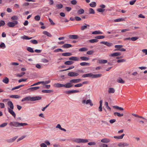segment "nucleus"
I'll return each instance as SVG.
<instances>
[{
  "mask_svg": "<svg viewBox=\"0 0 147 147\" xmlns=\"http://www.w3.org/2000/svg\"><path fill=\"white\" fill-rule=\"evenodd\" d=\"M42 97L39 96L31 97L30 96L26 97L22 100V101H34L37 100H40L41 99Z\"/></svg>",
  "mask_w": 147,
  "mask_h": 147,
  "instance_id": "f257e3e1",
  "label": "nucleus"
},
{
  "mask_svg": "<svg viewBox=\"0 0 147 147\" xmlns=\"http://www.w3.org/2000/svg\"><path fill=\"white\" fill-rule=\"evenodd\" d=\"M28 124L26 123H19L17 122H11L10 123V125L16 127H20L26 125Z\"/></svg>",
  "mask_w": 147,
  "mask_h": 147,
  "instance_id": "f03ea898",
  "label": "nucleus"
},
{
  "mask_svg": "<svg viewBox=\"0 0 147 147\" xmlns=\"http://www.w3.org/2000/svg\"><path fill=\"white\" fill-rule=\"evenodd\" d=\"M73 141L74 142L78 143H86L88 142V139L80 138L73 139Z\"/></svg>",
  "mask_w": 147,
  "mask_h": 147,
  "instance_id": "7ed1b4c3",
  "label": "nucleus"
},
{
  "mask_svg": "<svg viewBox=\"0 0 147 147\" xmlns=\"http://www.w3.org/2000/svg\"><path fill=\"white\" fill-rule=\"evenodd\" d=\"M82 103L83 104H85L86 105H87L89 104L91 106H92L93 105V103L92 102L91 100L90 99L86 101L85 99H83L82 101Z\"/></svg>",
  "mask_w": 147,
  "mask_h": 147,
  "instance_id": "20e7f679",
  "label": "nucleus"
},
{
  "mask_svg": "<svg viewBox=\"0 0 147 147\" xmlns=\"http://www.w3.org/2000/svg\"><path fill=\"white\" fill-rule=\"evenodd\" d=\"M18 24V21L16 20H14L12 22H9L7 24V26L9 27H13Z\"/></svg>",
  "mask_w": 147,
  "mask_h": 147,
  "instance_id": "39448f33",
  "label": "nucleus"
},
{
  "mask_svg": "<svg viewBox=\"0 0 147 147\" xmlns=\"http://www.w3.org/2000/svg\"><path fill=\"white\" fill-rule=\"evenodd\" d=\"M117 146L121 147L130 146V144L127 142H121L118 144Z\"/></svg>",
  "mask_w": 147,
  "mask_h": 147,
  "instance_id": "423d86ee",
  "label": "nucleus"
},
{
  "mask_svg": "<svg viewBox=\"0 0 147 147\" xmlns=\"http://www.w3.org/2000/svg\"><path fill=\"white\" fill-rule=\"evenodd\" d=\"M79 75L78 73L73 72H69L68 74V76L70 77L77 76Z\"/></svg>",
  "mask_w": 147,
  "mask_h": 147,
  "instance_id": "0eeeda50",
  "label": "nucleus"
},
{
  "mask_svg": "<svg viewBox=\"0 0 147 147\" xmlns=\"http://www.w3.org/2000/svg\"><path fill=\"white\" fill-rule=\"evenodd\" d=\"M39 86L31 87L27 89V90L28 91V92H30L35 91L37 90V89H39Z\"/></svg>",
  "mask_w": 147,
  "mask_h": 147,
  "instance_id": "6e6552de",
  "label": "nucleus"
},
{
  "mask_svg": "<svg viewBox=\"0 0 147 147\" xmlns=\"http://www.w3.org/2000/svg\"><path fill=\"white\" fill-rule=\"evenodd\" d=\"M100 43L105 45L108 47H111L113 46V44L112 43L109 42H108L102 41L100 42Z\"/></svg>",
  "mask_w": 147,
  "mask_h": 147,
  "instance_id": "1a4fd4ad",
  "label": "nucleus"
},
{
  "mask_svg": "<svg viewBox=\"0 0 147 147\" xmlns=\"http://www.w3.org/2000/svg\"><path fill=\"white\" fill-rule=\"evenodd\" d=\"M64 87L67 88H70L73 86L72 82H69L66 83L64 84Z\"/></svg>",
  "mask_w": 147,
  "mask_h": 147,
  "instance_id": "9d476101",
  "label": "nucleus"
},
{
  "mask_svg": "<svg viewBox=\"0 0 147 147\" xmlns=\"http://www.w3.org/2000/svg\"><path fill=\"white\" fill-rule=\"evenodd\" d=\"M97 62L100 64H105L107 62V61L105 59H98V60Z\"/></svg>",
  "mask_w": 147,
  "mask_h": 147,
  "instance_id": "9b49d317",
  "label": "nucleus"
},
{
  "mask_svg": "<svg viewBox=\"0 0 147 147\" xmlns=\"http://www.w3.org/2000/svg\"><path fill=\"white\" fill-rule=\"evenodd\" d=\"M81 81V79H77L70 80L69 82H71L72 83H76L80 82Z\"/></svg>",
  "mask_w": 147,
  "mask_h": 147,
  "instance_id": "f8f14e48",
  "label": "nucleus"
},
{
  "mask_svg": "<svg viewBox=\"0 0 147 147\" xmlns=\"http://www.w3.org/2000/svg\"><path fill=\"white\" fill-rule=\"evenodd\" d=\"M8 109L9 113L11 114L14 118H15L16 117V115L12 109H10L9 108H8Z\"/></svg>",
  "mask_w": 147,
  "mask_h": 147,
  "instance_id": "ddd939ff",
  "label": "nucleus"
},
{
  "mask_svg": "<svg viewBox=\"0 0 147 147\" xmlns=\"http://www.w3.org/2000/svg\"><path fill=\"white\" fill-rule=\"evenodd\" d=\"M121 55V53H118V52H116V53H113L111 54L110 55H109V56L110 57H114L119 56Z\"/></svg>",
  "mask_w": 147,
  "mask_h": 147,
  "instance_id": "4468645a",
  "label": "nucleus"
},
{
  "mask_svg": "<svg viewBox=\"0 0 147 147\" xmlns=\"http://www.w3.org/2000/svg\"><path fill=\"white\" fill-rule=\"evenodd\" d=\"M54 86L57 88H61L64 87V84H61L60 83H55L54 84Z\"/></svg>",
  "mask_w": 147,
  "mask_h": 147,
  "instance_id": "2eb2a0df",
  "label": "nucleus"
},
{
  "mask_svg": "<svg viewBox=\"0 0 147 147\" xmlns=\"http://www.w3.org/2000/svg\"><path fill=\"white\" fill-rule=\"evenodd\" d=\"M18 137V136H16L10 139H8L7 140V142L9 143L13 142Z\"/></svg>",
  "mask_w": 147,
  "mask_h": 147,
  "instance_id": "dca6fc26",
  "label": "nucleus"
},
{
  "mask_svg": "<svg viewBox=\"0 0 147 147\" xmlns=\"http://www.w3.org/2000/svg\"><path fill=\"white\" fill-rule=\"evenodd\" d=\"M69 37L71 39H76L78 38L79 37L78 35H69Z\"/></svg>",
  "mask_w": 147,
  "mask_h": 147,
  "instance_id": "f3484780",
  "label": "nucleus"
},
{
  "mask_svg": "<svg viewBox=\"0 0 147 147\" xmlns=\"http://www.w3.org/2000/svg\"><path fill=\"white\" fill-rule=\"evenodd\" d=\"M69 60H71L75 61H78L79 60V58L77 57H70L69 58Z\"/></svg>",
  "mask_w": 147,
  "mask_h": 147,
  "instance_id": "a211bd4d",
  "label": "nucleus"
},
{
  "mask_svg": "<svg viewBox=\"0 0 147 147\" xmlns=\"http://www.w3.org/2000/svg\"><path fill=\"white\" fill-rule=\"evenodd\" d=\"M115 91V89L113 88H109L108 90V92L109 93H114Z\"/></svg>",
  "mask_w": 147,
  "mask_h": 147,
  "instance_id": "6ab92c4d",
  "label": "nucleus"
},
{
  "mask_svg": "<svg viewBox=\"0 0 147 147\" xmlns=\"http://www.w3.org/2000/svg\"><path fill=\"white\" fill-rule=\"evenodd\" d=\"M92 73H89L86 74H84L82 76V77L84 78L88 77H91L92 78Z\"/></svg>",
  "mask_w": 147,
  "mask_h": 147,
  "instance_id": "aec40b11",
  "label": "nucleus"
},
{
  "mask_svg": "<svg viewBox=\"0 0 147 147\" xmlns=\"http://www.w3.org/2000/svg\"><path fill=\"white\" fill-rule=\"evenodd\" d=\"M8 105L10 107V108L13 109L14 108V106L13 103L11 101H9L7 102Z\"/></svg>",
  "mask_w": 147,
  "mask_h": 147,
  "instance_id": "412c9836",
  "label": "nucleus"
},
{
  "mask_svg": "<svg viewBox=\"0 0 147 147\" xmlns=\"http://www.w3.org/2000/svg\"><path fill=\"white\" fill-rule=\"evenodd\" d=\"M125 135L124 134H123L121 136H115L113 137L115 139H122L123 138V137Z\"/></svg>",
  "mask_w": 147,
  "mask_h": 147,
  "instance_id": "4be33fe9",
  "label": "nucleus"
},
{
  "mask_svg": "<svg viewBox=\"0 0 147 147\" xmlns=\"http://www.w3.org/2000/svg\"><path fill=\"white\" fill-rule=\"evenodd\" d=\"M71 60L66 61L64 62V64L66 65H71L74 63V62Z\"/></svg>",
  "mask_w": 147,
  "mask_h": 147,
  "instance_id": "5701e85b",
  "label": "nucleus"
},
{
  "mask_svg": "<svg viewBox=\"0 0 147 147\" xmlns=\"http://www.w3.org/2000/svg\"><path fill=\"white\" fill-rule=\"evenodd\" d=\"M72 55V53H69V52H67V53H63L62 54V55L63 56H71Z\"/></svg>",
  "mask_w": 147,
  "mask_h": 147,
  "instance_id": "b1692460",
  "label": "nucleus"
},
{
  "mask_svg": "<svg viewBox=\"0 0 147 147\" xmlns=\"http://www.w3.org/2000/svg\"><path fill=\"white\" fill-rule=\"evenodd\" d=\"M92 78H95L100 77L101 76V74H94L92 73Z\"/></svg>",
  "mask_w": 147,
  "mask_h": 147,
  "instance_id": "393cba45",
  "label": "nucleus"
},
{
  "mask_svg": "<svg viewBox=\"0 0 147 147\" xmlns=\"http://www.w3.org/2000/svg\"><path fill=\"white\" fill-rule=\"evenodd\" d=\"M72 47V45L70 44H65L63 45L62 47L64 48H68Z\"/></svg>",
  "mask_w": 147,
  "mask_h": 147,
  "instance_id": "a878e982",
  "label": "nucleus"
},
{
  "mask_svg": "<svg viewBox=\"0 0 147 147\" xmlns=\"http://www.w3.org/2000/svg\"><path fill=\"white\" fill-rule=\"evenodd\" d=\"M110 141L109 139L107 138H104L101 140V142L103 143H108Z\"/></svg>",
  "mask_w": 147,
  "mask_h": 147,
  "instance_id": "bb28decb",
  "label": "nucleus"
},
{
  "mask_svg": "<svg viewBox=\"0 0 147 147\" xmlns=\"http://www.w3.org/2000/svg\"><path fill=\"white\" fill-rule=\"evenodd\" d=\"M9 81L8 78L7 77H5L2 80L3 82L6 84H7L9 82Z\"/></svg>",
  "mask_w": 147,
  "mask_h": 147,
  "instance_id": "cd10ccee",
  "label": "nucleus"
},
{
  "mask_svg": "<svg viewBox=\"0 0 147 147\" xmlns=\"http://www.w3.org/2000/svg\"><path fill=\"white\" fill-rule=\"evenodd\" d=\"M80 59L84 61H87L89 59V57L85 56L81 57H80Z\"/></svg>",
  "mask_w": 147,
  "mask_h": 147,
  "instance_id": "c85d7f7f",
  "label": "nucleus"
},
{
  "mask_svg": "<svg viewBox=\"0 0 147 147\" xmlns=\"http://www.w3.org/2000/svg\"><path fill=\"white\" fill-rule=\"evenodd\" d=\"M42 92L43 93H49L53 92V90H42Z\"/></svg>",
  "mask_w": 147,
  "mask_h": 147,
  "instance_id": "c756f323",
  "label": "nucleus"
},
{
  "mask_svg": "<svg viewBox=\"0 0 147 147\" xmlns=\"http://www.w3.org/2000/svg\"><path fill=\"white\" fill-rule=\"evenodd\" d=\"M80 64L82 66H89L90 65V64L89 63L85 62L81 63Z\"/></svg>",
  "mask_w": 147,
  "mask_h": 147,
  "instance_id": "7c9ffc66",
  "label": "nucleus"
},
{
  "mask_svg": "<svg viewBox=\"0 0 147 147\" xmlns=\"http://www.w3.org/2000/svg\"><path fill=\"white\" fill-rule=\"evenodd\" d=\"M113 107V108L119 110L123 111L124 110V109L123 108L119 107L117 106H114Z\"/></svg>",
  "mask_w": 147,
  "mask_h": 147,
  "instance_id": "2f4dec72",
  "label": "nucleus"
},
{
  "mask_svg": "<svg viewBox=\"0 0 147 147\" xmlns=\"http://www.w3.org/2000/svg\"><path fill=\"white\" fill-rule=\"evenodd\" d=\"M114 115L115 116L117 115L119 117H121L123 115V113L120 114L118 112H114Z\"/></svg>",
  "mask_w": 147,
  "mask_h": 147,
  "instance_id": "473e14b6",
  "label": "nucleus"
},
{
  "mask_svg": "<svg viewBox=\"0 0 147 147\" xmlns=\"http://www.w3.org/2000/svg\"><path fill=\"white\" fill-rule=\"evenodd\" d=\"M123 45H115V48H117V49L115 50L119 51V49H120L121 48L123 47Z\"/></svg>",
  "mask_w": 147,
  "mask_h": 147,
  "instance_id": "72a5a7b5",
  "label": "nucleus"
},
{
  "mask_svg": "<svg viewBox=\"0 0 147 147\" xmlns=\"http://www.w3.org/2000/svg\"><path fill=\"white\" fill-rule=\"evenodd\" d=\"M91 7H95L96 6V3L95 2H92L89 4Z\"/></svg>",
  "mask_w": 147,
  "mask_h": 147,
  "instance_id": "f704fd0d",
  "label": "nucleus"
},
{
  "mask_svg": "<svg viewBox=\"0 0 147 147\" xmlns=\"http://www.w3.org/2000/svg\"><path fill=\"white\" fill-rule=\"evenodd\" d=\"M43 33L44 34L47 35V36L49 37H51L52 36L51 35L50 33L46 31H43Z\"/></svg>",
  "mask_w": 147,
  "mask_h": 147,
  "instance_id": "c9c22d12",
  "label": "nucleus"
},
{
  "mask_svg": "<svg viewBox=\"0 0 147 147\" xmlns=\"http://www.w3.org/2000/svg\"><path fill=\"white\" fill-rule=\"evenodd\" d=\"M92 34H102V32L99 31H94L92 32Z\"/></svg>",
  "mask_w": 147,
  "mask_h": 147,
  "instance_id": "e433bc0d",
  "label": "nucleus"
},
{
  "mask_svg": "<svg viewBox=\"0 0 147 147\" xmlns=\"http://www.w3.org/2000/svg\"><path fill=\"white\" fill-rule=\"evenodd\" d=\"M88 50V49L86 48L83 47L80 49H79V51L83 52L85 51H87Z\"/></svg>",
  "mask_w": 147,
  "mask_h": 147,
  "instance_id": "4c0bfd02",
  "label": "nucleus"
},
{
  "mask_svg": "<svg viewBox=\"0 0 147 147\" xmlns=\"http://www.w3.org/2000/svg\"><path fill=\"white\" fill-rule=\"evenodd\" d=\"M21 38L25 40H29L31 39L32 38V37H29L27 36H24L21 37Z\"/></svg>",
  "mask_w": 147,
  "mask_h": 147,
  "instance_id": "58836bf2",
  "label": "nucleus"
},
{
  "mask_svg": "<svg viewBox=\"0 0 147 147\" xmlns=\"http://www.w3.org/2000/svg\"><path fill=\"white\" fill-rule=\"evenodd\" d=\"M124 20V19L123 18H119L116 19L114 20V21L115 22H120L122 21H123Z\"/></svg>",
  "mask_w": 147,
  "mask_h": 147,
  "instance_id": "ea45409f",
  "label": "nucleus"
},
{
  "mask_svg": "<svg viewBox=\"0 0 147 147\" xmlns=\"http://www.w3.org/2000/svg\"><path fill=\"white\" fill-rule=\"evenodd\" d=\"M84 12V11L83 9H81L78 11L77 12L79 14H82Z\"/></svg>",
  "mask_w": 147,
  "mask_h": 147,
  "instance_id": "a19ab883",
  "label": "nucleus"
},
{
  "mask_svg": "<svg viewBox=\"0 0 147 147\" xmlns=\"http://www.w3.org/2000/svg\"><path fill=\"white\" fill-rule=\"evenodd\" d=\"M117 81L118 82L121 83L123 84L125 82L124 80H123L121 78H119L117 80Z\"/></svg>",
  "mask_w": 147,
  "mask_h": 147,
  "instance_id": "79ce46f5",
  "label": "nucleus"
},
{
  "mask_svg": "<svg viewBox=\"0 0 147 147\" xmlns=\"http://www.w3.org/2000/svg\"><path fill=\"white\" fill-rule=\"evenodd\" d=\"M20 97L19 95H12L10 96V97L11 98H18Z\"/></svg>",
  "mask_w": 147,
  "mask_h": 147,
  "instance_id": "37998d69",
  "label": "nucleus"
},
{
  "mask_svg": "<svg viewBox=\"0 0 147 147\" xmlns=\"http://www.w3.org/2000/svg\"><path fill=\"white\" fill-rule=\"evenodd\" d=\"M87 26H89V25L86 24V25H84L82 26L81 28V30H84L87 28Z\"/></svg>",
  "mask_w": 147,
  "mask_h": 147,
  "instance_id": "c03bdc74",
  "label": "nucleus"
},
{
  "mask_svg": "<svg viewBox=\"0 0 147 147\" xmlns=\"http://www.w3.org/2000/svg\"><path fill=\"white\" fill-rule=\"evenodd\" d=\"M63 5L62 4H58L56 5V7L58 9H60L63 7Z\"/></svg>",
  "mask_w": 147,
  "mask_h": 147,
  "instance_id": "a18cd8bd",
  "label": "nucleus"
},
{
  "mask_svg": "<svg viewBox=\"0 0 147 147\" xmlns=\"http://www.w3.org/2000/svg\"><path fill=\"white\" fill-rule=\"evenodd\" d=\"M89 42L91 43L97 42L98 41V40L97 39H92L89 40Z\"/></svg>",
  "mask_w": 147,
  "mask_h": 147,
  "instance_id": "49530a36",
  "label": "nucleus"
},
{
  "mask_svg": "<svg viewBox=\"0 0 147 147\" xmlns=\"http://www.w3.org/2000/svg\"><path fill=\"white\" fill-rule=\"evenodd\" d=\"M105 36L103 35H99L95 37V38L98 39H103L105 38Z\"/></svg>",
  "mask_w": 147,
  "mask_h": 147,
  "instance_id": "de8ad7c7",
  "label": "nucleus"
},
{
  "mask_svg": "<svg viewBox=\"0 0 147 147\" xmlns=\"http://www.w3.org/2000/svg\"><path fill=\"white\" fill-rule=\"evenodd\" d=\"M34 19L36 21H38L40 20V17L39 15H37L34 17Z\"/></svg>",
  "mask_w": 147,
  "mask_h": 147,
  "instance_id": "09e8293b",
  "label": "nucleus"
},
{
  "mask_svg": "<svg viewBox=\"0 0 147 147\" xmlns=\"http://www.w3.org/2000/svg\"><path fill=\"white\" fill-rule=\"evenodd\" d=\"M89 14H93L95 13V11L93 9H92V8H90L89 9Z\"/></svg>",
  "mask_w": 147,
  "mask_h": 147,
  "instance_id": "8fccbe9b",
  "label": "nucleus"
},
{
  "mask_svg": "<svg viewBox=\"0 0 147 147\" xmlns=\"http://www.w3.org/2000/svg\"><path fill=\"white\" fill-rule=\"evenodd\" d=\"M27 49L28 51L30 52L33 53L34 52V51L33 49L31 47H28L27 48Z\"/></svg>",
  "mask_w": 147,
  "mask_h": 147,
  "instance_id": "3c124183",
  "label": "nucleus"
},
{
  "mask_svg": "<svg viewBox=\"0 0 147 147\" xmlns=\"http://www.w3.org/2000/svg\"><path fill=\"white\" fill-rule=\"evenodd\" d=\"M30 42L34 44H37L38 43V41L35 40H31Z\"/></svg>",
  "mask_w": 147,
  "mask_h": 147,
  "instance_id": "603ef678",
  "label": "nucleus"
},
{
  "mask_svg": "<svg viewBox=\"0 0 147 147\" xmlns=\"http://www.w3.org/2000/svg\"><path fill=\"white\" fill-rule=\"evenodd\" d=\"M94 53V51H93L91 50L88 51L86 53L88 55H92L93 53Z\"/></svg>",
  "mask_w": 147,
  "mask_h": 147,
  "instance_id": "864d4df0",
  "label": "nucleus"
},
{
  "mask_svg": "<svg viewBox=\"0 0 147 147\" xmlns=\"http://www.w3.org/2000/svg\"><path fill=\"white\" fill-rule=\"evenodd\" d=\"M6 47L5 44L3 42H2L0 44V48H5Z\"/></svg>",
  "mask_w": 147,
  "mask_h": 147,
  "instance_id": "5fc2aeb1",
  "label": "nucleus"
},
{
  "mask_svg": "<svg viewBox=\"0 0 147 147\" xmlns=\"http://www.w3.org/2000/svg\"><path fill=\"white\" fill-rule=\"evenodd\" d=\"M7 124V123H3L0 125V127H3L6 126Z\"/></svg>",
  "mask_w": 147,
  "mask_h": 147,
  "instance_id": "6e6d98bb",
  "label": "nucleus"
},
{
  "mask_svg": "<svg viewBox=\"0 0 147 147\" xmlns=\"http://www.w3.org/2000/svg\"><path fill=\"white\" fill-rule=\"evenodd\" d=\"M82 86V83H79L74 85V87H80Z\"/></svg>",
  "mask_w": 147,
  "mask_h": 147,
  "instance_id": "4d7b16f0",
  "label": "nucleus"
},
{
  "mask_svg": "<svg viewBox=\"0 0 147 147\" xmlns=\"http://www.w3.org/2000/svg\"><path fill=\"white\" fill-rule=\"evenodd\" d=\"M126 61V60L124 59H121L118 60L117 61V62L118 63H121V62H124Z\"/></svg>",
  "mask_w": 147,
  "mask_h": 147,
  "instance_id": "13d9d810",
  "label": "nucleus"
},
{
  "mask_svg": "<svg viewBox=\"0 0 147 147\" xmlns=\"http://www.w3.org/2000/svg\"><path fill=\"white\" fill-rule=\"evenodd\" d=\"M138 39V37H134L131 38V40L132 41H135Z\"/></svg>",
  "mask_w": 147,
  "mask_h": 147,
  "instance_id": "bf43d9fd",
  "label": "nucleus"
},
{
  "mask_svg": "<svg viewBox=\"0 0 147 147\" xmlns=\"http://www.w3.org/2000/svg\"><path fill=\"white\" fill-rule=\"evenodd\" d=\"M59 51L63 52V50H62L61 49H55L54 51V52H59Z\"/></svg>",
  "mask_w": 147,
  "mask_h": 147,
  "instance_id": "052dcab7",
  "label": "nucleus"
},
{
  "mask_svg": "<svg viewBox=\"0 0 147 147\" xmlns=\"http://www.w3.org/2000/svg\"><path fill=\"white\" fill-rule=\"evenodd\" d=\"M71 3L73 5H75L77 3V1L76 0H73L71 1Z\"/></svg>",
  "mask_w": 147,
  "mask_h": 147,
  "instance_id": "680f3d73",
  "label": "nucleus"
},
{
  "mask_svg": "<svg viewBox=\"0 0 147 147\" xmlns=\"http://www.w3.org/2000/svg\"><path fill=\"white\" fill-rule=\"evenodd\" d=\"M105 10V9L102 8H99L97 9V11L99 12H104Z\"/></svg>",
  "mask_w": 147,
  "mask_h": 147,
  "instance_id": "e2e57ef3",
  "label": "nucleus"
},
{
  "mask_svg": "<svg viewBox=\"0 0 147 147\" xmlns=\"http://www.w3.org/2000/svg\"><path fill=\"white\" fill-rule=\"evenodd\" d=\"M25 74V72H22L20 74H18L17 75V76L18 77H21L23 76V75Z\"/></svg>",
  "mask_w": 147,
  "mask_h": 147,
  "instance_id": "0e129e2a",
  "label": "nucleus"
},
{
  "mask_svg": "<svg viewBox=\"0 0 147 147\" xmlns=\"http://www.w3.org/2000/svg\"><path fill=\"white\" fill-rule=\"evenodd\" d=\"M11 18L12 20H17L18 19V17L16 16L12 17Z\"/></svg>",
  "mask_w": 147,
  "mask_h": 147,
  "instance_id": "69168bd1",
  "label": "nucleus"
},
{
  "mask_svg": "<svg viewBox=\"0 0 147 147\" xmlns=\"http://www.w3.org/2000/svg\"><path fill=\"white\" fill-rule=\"evenodd\" d=\"M42 61L44 63H47L49 61L45 58H44L42 59Z\"/></svg>",
  "mask_w": 147,
  "mask_h": 147,
  "instance_id": "338daca9",
  "label": "nucleus"
},
{
  "mask_svg": "<svg viewBox=\"0 0 147 147\" xmlns=\"http://www.w3.org/2000/svg\"><path fill=\"white\" fill-rule=\"evenodd\" d=\"M88 144L90 146L95 145L96 144V143L94 142H90L88 143Z\"/></svg>",
  "mask_w": 147,
  "mask_h": 147,
  "instance_id": "774afa93",
  "label": "nucleus"
}]
</instances>
